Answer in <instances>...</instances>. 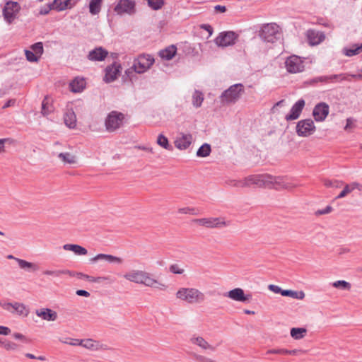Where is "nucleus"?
Masks as SVG:
<instances>
[{
	"label": "nucleus",
	"mask_w": 362,
	"mask_h": 362,
	"mask_svg": "<svg viewBox=\"0 0 362 362\" xmlns=\"http://www.w3.org/2000/svg\"><path fill=\"white\" fill-rule=\"evenodd\" d=\"M123 277L129 282L159 291H166L168 288L165 283L145 270L132 269L126 272Z\"/></svg>",
	"instance_id": "f257e3e1"
},
{
	"label": "nucleus",
	"mask_w": 362,
	"mask_h": 362,
	"mask_svg": "<svg viewBox=\"0 0 362 362\" xmlns=\"http://www.w3.org/2000/svg\"><path fill=\"white\" fill-rule=\"evenodd\" d=\"M176 298L184 303L197 305L204 303L206 300L205 294L194 287H180L175 293Z\"/></svg>",
	"instance_id": "f03ea898"
},
{
	"label": "nucleus",
	"mask_w": 362,
	"mask_h": 362,
	"mask_svg": "<svg viewBox=\"0 0 362 362\" xmlns=\"http://www.w3.org/2000/svg\"><path fill=\"white\" fill-rule=\"evenodd\" d=\"M193 223L200 227H204L208 229H221L226 228L230 225V222L226 219L225 217H203L200 218L194 219Z\"/></svg>",
	"instance_id": "7ed1b4c3"
},
{
	"label": "nucleus",
	"mask_w": 362,
	"mask_h": 362,
	"mask_svg": "<svg viewBox=\"0 0 362 362\" xmlns=\"http://www.w3.org/2000/svg\"><path fill=\"white\" fill-rule=\"evenodd\" d=\"M125 115L117 111L110 112L105 121L106 130L113 132L119 129L124 123Z\"/></svg>",
	"instance_id": "20e7f679"
},
{
	"label": "nucleus",
	"mask_w": 362,
	"mask_h": 362,
	"mask_svg": "<svg viewBox=\"0 0 362 362\" xmlns=\"http://www.w3.org/2000/svg\"><path fill=\"white\" fill-rule=\"evenodd\" d=\"M259 35L264 41L274 43L280 37L281 29L276 23H267L262 27Z\"/></svg>",
	"instance_id": "39448f33"
},
{
	"label": "nucleus",
	"mask_w": 362,
	"mask_h": 362,
	"mask_svg": "<svg viewBox=\"0 0 362 362\" xmlns=\"http://www.w3.org/2000/svg\"><path fill=\"white\" fill-rule=\"evenodd\" d=\"M267 180H268V182H267L266 187L278 190L283 189H292L297 186L285 177H274L267 175Z\"/></svg>",
	"instance_id": "423d86ee"
},
{
	"label": "nucleus",
	"mask_w": 362,
	"mask_h": 362,
	"mask_svg": "<svg viewBox=\"0 0 362 362\" xmlns=\"http://www.w3.org/2000/svg\"><path fill=\"white\" fill-rule=\"evenodd\" d=\"M244 88L242 84H235L225 90L221 97L223 103H235L243 93Z\"/></svg>",
	"instance_id": "0eeeda50"
},
{
	"label": "nucleus",
	"mask_w": 362,
	"mask_h": 362,
	"mask_svg": "<svg viewBox=\"0 0 362 362\" xmlns=\"http://www.w3.org/2000/svg\"><path fill=\"white\" fill-rule=\"evenodd\" d=\"M0 306L8 312L23 317H27L30 312L25 304L18 302H0Z\"/></svg>",
	"instance_id": "6e6552de"
},
{
	"label": "nucleus",
	"mask_w": 362,
	"mask_h": 362,
	"mask_svg": "<svg viewBox=\"0 0 362 362\" xmlns=\"http://www.w3.org/2000/svg\"><path fill=\"white\" fill-rule=\"evenodd\" d=\"M154 63V59L148 54L139 55L134 61L133 69L139 74L146 72Z\"/></svg>",
	"instance_id": "1a4fd4ad"
},
{
	"label": "nucleus",
	"mask_w": 362,
	"mask_h": 362,
	"mask_svg": "<svg viewBox=\"0 0 362 362\" xmlns=\"http://www.w3.org/2000/svg\"><path fill=\"white\" fill-rule=\"evenodd\" d=\"M267 174L251 175L245 178L243 180L240 181L238 186L242 187L252 186H256L258 187H266L267 182H268V180H267Z\"/></svg>",
	"instance_id": "9d476101"
},
{
	"label": "nucleus",
	"mask_w": 362,
	"mask_h": 362,
	"mask_svg": "<svg viewBox=\"0 0 362 362\" xmlns=\"http://www.w3.org/2000/svg\"><path fill=\"white\" fill-rule=\"evenodd\" d=\"M315 131V124L310 119L300 120L296 125V132L300 136H308L313 134Z\"/></svg>",
	"instance_id": "9b49d317"
},
{
	"label": "nucleus",
	"mask_w": 362,
	"mask_h": 362,
	"mask_svg": "<svg viewBox=\"0 0 362 362\" xmlns=\"http://www.w3.org/2000/svg\"><path fill=\"white\" fill-rule=\"evenodd\" d=\"M20 9L21 6L17 2L8 1L3 9V15L6 22L12 23L16 18Z\"/></svg>",
	"instance_id": "f8f14e48"
},
{
	"label": "nucleus",
	"mask_w": 362,
	"mask_h": 362,
	"mask_svg": "<svg viewBox=\"0 0 362 362\" xmlns=\"http://www.w3.org/2000/svg\"><path fill=\"white\" fill-rule=\"evenodd\" d=\"M286 70L291 74H296L304 70V64L300 57L293 55L287 58L285 62Z\"/></svg>",
	"instance_id": "ddd939ff"
},
{
	"label": "nucleus",
	"mask_w": 362,
	"mask_h": 362,
	"mask_svg": "<svg viewBox=\"0 0 362 362\" xmlns=\"http://www.w3.org/2000/svg\"><path fill=\"white\" fill-rule=\"evenodd\" d=\"M135 1L134 0H119L114 11L118 15L133 14L135 13Z\"/></svg>",
	"instance_id": "4468645a"
},
{
	"label": "nucleus",
	"mask_w": 362,
	"mask_h": 362,
	"mask_svg": "<svg viewBox=\"0 0 362 362\" xmlns=\"http://www.w3.org/2000/svg\"><path fill=\"white\" fill-rule=\"evenodd\" d=\"M238 35L233 31L221 33L216 38L215 42L218 46L227 47L233 45Z\"/></svg>",
	"instance_id": "2eb2a0df"
},
{
	"label": "nucleus",
	"mask_w": 362,
	"mask_h": 362,
	"mask_svg": "<svg viewBox=\"0 0 362 362\" xmlns=\"http://www.w3.org/2000/svg\"><path fill=\"white\" fill-rule=\"evenodd\" d=\"M190 343L199 347L202 351H214L215 347L211 344L209 342H208L204 337L202 336L194 334L190 339H189Z\"/></svg>",
	"instance_id": "dca6fc26"
},
{
	"label": "nucleus",
	"mask_w": 362,
	"mask_h": 362,
	"mask_svg": "<svg viewBox=\"0 0 362 362\" xmlns=\"http://www.w3.org/2000/svg\"><path fill=\"white\" fill-rule=\"evenodd\" d=\"M329 107L325 103H320L313 109V115L317 122H322L327 117Z\"/></svg>",
	"instance_id": "f3484780"
},
{
	"label": "nucleus",
	"mask_w": 362,
	"mask_h": 362,
	"mask_svg": "<svg viewBox=\"0 0 362 362\" xmlns=\"http://www.w3.org/2000/svg\"><path fill=\"white\" fill-rule=\"evenodd\" d=\"M193 141L192 135L190 134H180L175 139L174 144L179 150H185L189 147Z\"/></svg>",
	"instance_id": "a211bd4d"
},
{
	"label": "nucleus",
	"mask_w": 362,
	"mask_h": 362,
	"mask_svg": "<svg viewBox=\"0 0 362 362\" xmlns=\"http://www.w3.org/2000/svg\"><path fill=\"white\" fill-rule=\"evenodd\" d=\"M122 67L119 64L114 63L108 66L105 69V74L104 81L107 83H110L115 81L121 72Z\"/></svg>",
	"instance_id": "6ab92c4d"
},
{
	"label": "nucleus",
	"mask_w": 362,
	"mask_h": 362,
	"mask_svg": "<svg viewBox=\"0 0 362 362\" xmlns=\"http://www.w3.org/2000/svg\"><path fill=\"white\" fill-rule=\"evenodd\" d=\"M226 296L233 300L243 303L249 301V300L251 298V295L245 294L243 289L240 288H235L229 291L226 294Z\"/></svg>",
	"instance_id": "aec40b11"
},
{
	"label": "nucleus",
	"mask_w": 362,
	"mask_h": 362,
	"mask_svg": "<svg viewBox=\"0 0 362 362\" xmlns=\"http://www.w3.org/2000/svg\"><path fill=\"white\" fill-rule=\"evenodd\" d=\"M305 102L303 99L298 100L291 107L290 113L286 115L287 121L295 120L298 119L305 106Z\"/></svg>",
	"instance_id": "412c9836"
},
{
	"label": "nucleus",
	"mask_w": 362,
	"mask_h": 362,
	"mask_svg": "<svg viewBox=\"0 0 362 362\" xmlns=\"http://www.w3.org/2000/svg\"><path fill=\"white\" fill-rule=\"evenodd\" d=\"M306 37L310 45H317L321 43L325 39L323 33L314 30H309L306 32Z\"/></svg>",
	"instance_id": "4be33fe9"
},
{
	"label": "nucleus",
	"mask_w": 362,
	"mask_h": 362,
	"mask_svg": "<svg viewBox=\"0 0 362 362\" xmlns=\"http://www.w3.org/2000/svg\"><path fill=\"white\" fill-rule=\"evenodd\" d=\"M100 260L116 264H122L123 262V259L121 257L102 253L98 254L89 259L91 263H95Z\"/></svg>",
	"instance_id": "5701e85b"
},
{
	"label": "nucleus",
	"mask_w": 362,
	"mask_h": 362,
	"mask_svg": "<svg viewBox=\"0 0 362 362\" xmlns=\"http://www.w3.org/2000/svg\"><path fill=\"white\" fill-rule=\"evenodd\" d=\"M108 54V52L101 47H96L91 50L88 55V59L90 61H103Z\"/></svg>",
	"instance_id": "b1692460"
},
{
	"label": "nucleus",
	"mask_w": 362,
	"mask_h": 362,
	"mask_svg": "<svg viewBox=\"0 0 362 362\" xmlns=\"http://www.w3.org/2000/svg\"><path fill=\"white\" fill-rule=\"evenodd\" d=\"M354 190L362 192V185L356 182H353L350 184L345 185L343 190L337 197V199L344 198Z\"/></svg>",
	"instance_id": "393cba45"
},
{
	"label": "nucleus",
	"mask_w": 362,
	"mask_h": 362,
	"mask_svg": "<svg viewBox=\"0 0 362 362\" xmlns=\"http://www.w3.org/2000/svg\"><path fill=\"white\" fill-rule=\"evenodd\" d=\"M35 314L42 320L47 321H54L57 318V313L49 308L36 310Z\"/></svg>",
	"instance_id": "a878e982"
},
{
	"label": "nucleus",
	"mask_w": 362,
	"mask_h": 362,
	"mask_svg": "<svg viewBox=\"0 0 362 362\" xmlns=\"http://www.w3.org/2000/svg\"><path fill=\"white\" fill-rule=\"evenodd\" d=\"M351 78L355 79H361V74H332L329 75V79L330 83H339L343 81H351Z\"/></svg>",
	"instance_id": "bb28decb"
},
{
	"label": "nucleus",
	"mask_w": 362,
	"mask_h": 362,
	"mask_svg": "<svg viewBox=\"0 0 362 362\" xmlns=\"http://www.w3.org/2000/svg\"><path fill=\"white\" fill-rule=\"evenodd\" d=\"M64 121L67 127L74 129L76 127L77 119L75 112L71 109L67 110L64 116Z\"/></svg>",
	"instance_id": "cd10ccee"
},
{
	"label": "nucleus",
	"mask_w": 362,
	"mask_h": 362,
	"mask_svg": "<svg viewBox=\"0 0 362 362\" xmlns=\"http://www.w3.org/2000/svg\"><path fill=\"white\" fill-rule=\"evenodd\" d=\"M63 249L66 251H71L76 255H86L88 254V250L76 244H65L63 245Z\"/></svg>",
	"instance_id": "c85d7f7f"
},
{
	"label": "nucleus",
	"mask_w": 362,
	"mask_h": 362,
	"mask_svg": "<svg viewBox=\"0 0 362 362\" xmlns=\"http://www.w3.org/2000/svg\"><path fill=\"white\" fill-rule=\"evenodd\" d=\"M177 47L175 45H170L159 52V56L165 60H170L175 55Z\"/></svg>",
	"instance_id": "c756f323"
},
{
	"label": "nucleus",
	"mask_w": 362,
	"mask_h": 362,
	"mask_svg": "<svg viewBox=\"0 0 362 362\" xmlns=\"http://www.w3.org/2000/svg\"><path fill=\"white\" fill-rule=\"evenodd\" d=\"M86 86V81L83 78H76L70 83V88L72 92H81Z\"/></svg>",
	"instance_id": "7c9ffc66"
},
{
	"label": "nucleus",
	"mask_w": 362,
	"mask_h": 362,
	"mask_svg": "<svg viewBox=\"0 0 362 362\" xmlns=\"http://www.w3.org/2000/svg\"><path fill=\"white\" fill-rule=\"evenodd\" d=\"M58 158L64 164L73 165L77 163V158L73 153L64 152L58 154Z\"/></svg>",
	"instance_id": "2f4dec72"
},
{
	"label": "nucleus",
	"mask_w": 362,
	"mask_h": 362,
	"mask_svg": "<svg viewBox=\"0 0 362 362\" xmlns=\"http://www.w3.org/2000/svg\"><path fill=\"white\" fill-rule=\"evenodd\" d=\"M362 51V44L353 45L350 47H344L342 52L347 57H353L358 54Z\"/></svg>",
	"instance_id": "473e14b6"
},
{
	"label": "nucleus",
	"mask_w": 362,
	"mask_h": 362,
	"mask_svg": "<svg viewBox=\"0 0 362 362\" xmlns=\"http://www.w3.org/2000/svg\"><path fill=\"white\" fill-rule=\"evenodd\" d=\"M70 344L72 345H81L82 346L89 349H94L98 347V344L90 339L81 341H79L78 339H75L74 342H71Z\"/></svg>",
	"instance_id": "72a5a7b5"
},
{
	"label": "nucleus",
	"mask_w": 362,
	"mask_h": 362,
	"mask_svg": "<svg viewBox=\"0 0 362 362\" xmlns=\"http://www.w3.org/2000/svg\"><path fill=\"white\" fill-rule=\"evenodd\" d=\"M307 332V329L304 327H293L291 329L290 334L292 338L299 340L305 337Z\"/></svg>",
	"instance_id": "f704fd0d"
},
{
	"label": "nucleus",
	"mask_w": 362,
	"mask_h": 362,
	"mask_svg": "<svg viewBox=\"0 0 362 362\" xmlns=\"http://www.w3.org/2000/svg\"><path fill=\"white\" fill-rule=\"evenodd\" d=\"M16 261L18 262L19 267L22 269L30 271H36L38 269V267L34 263L19 258H16Z\"/></svg>",
	"instance_id": "c9c22d12"
},
{
	"label": "nucleus",
	"mask_w": 362,
	"mask_h": 362,
	"mask_svg": "<svg viewBox=\"0 0 362 362\" xmlns=\"http://www.w3.org/2000/svg\"><path fill=\"white\" fill-rule=\"evenodd\" d=\"M78 276H79L80 279H85V280H87L88 281L94 282V283H102V282H103L105 281H107V280L110 279L109 276H98V277H94V276H89V275H87V274H84L83 273L78 274Z\"/></svg>",
	"instance_id": "e433bc0d"
},
{
	"label": "nucleus",
	"mask_w": 362,
	"mask_h": 362,
	"mask_svg": "<svg viewBox=\"0 0 362 362\" xmlns=\"http://www.w3.org/2000/svg\"><path fill=\"white\" fill-rule=\"evenodd\" d=\"M0 347L6 351H16L18 349V345L15 342L6 339H0Z\"/></svg>",
	"instance_id": "4c0bfd02"
},
{
	"label": "nucleus",
	"mask_w": 362,
	"mask_h": 362,
	"mask_svg": "<svg viewBox=\"0 0 362 362\" xmlns=\"http://www.w3.org/2000/svg\"><path fill=\"white\" fill-rule=\"evenodd\" d=\"M192 105L194 107L198 108L202 106L204 101V95L199 90H195L192 94Z\"/></svg>",
	"instance_id": "58836bf2"
},
{
	"label": "nucleus",
	"mask_w": 362,
	"mask_h": 362,
	"mask_svg": "<svg viewBox=\"0 0 362 362\" xmlns=\"http://www.w3.org/2000/svg\"><path fill=\"white\" fill-rule=\"evenodd\" d=\"M103 0H91L89 4V11L92 15L99 13L101 9Z\"/></svg>",
	"instance_id": "ea45409f"
},
{
	"label": "nucleus",
	"mask_w": 362,
	"mask_h": 362,
	"mask_svg": "<svg viewBox=\"0 0 362 362\" xmlns=\"http://www.w3.org/2000/svg\"><path fill=\"white\" fill-rule=\"evenodd\" d=\"M156 143L158 146H160V147H162L166 150H168V151L172 150V146L170 144L168 138L162 134H160L158 136Z\"/></svg>",
	"instance_id": "a19ab883"
},
{
	"label": "nucleus",
	"mask_w": 362,
	"mask_h": 362,
	"mask_svg": "<svg viewBox=\"0 0 362 362\" xmlns=\"http://www.w3.org/2000/svg\"><path fill=\"white\" fill-rule=\"evenodd\" d=\"M332 286L335 288H339V289L345 290V291H349L351 288V284L344 280H338V281H334L332 284Z\"/></svg>",
	"instance_id": "79ce46f5"
},
{
	"label": "nucleus",
	"mask_w": 362,
	"mask_h": 362,
	"mask_svg": "<svg viewBox=\"0 0 362 362\" xmlns=\"http://www.w3.org/2000/svg\"><path fill=\"white\" fill-rule=\"evenodd\" d=\"M71 0H66L64 1H62L61 0H54V9L57 11H63L69 6L70 2Z\"/></svg>",
	"instance_id": "37998d69"
},
{
	"label": "nucleus",
	"mask_w": 362,
	"mask_h": 362,
	"mask_svg": "<svg viewBox=\"0 0 362 362\" xmlns=\"http://www.w3.org/2000/svg\"><path fill=\"white\" fill-rule=\"evenodd\" d=\"M42 274L45 276H54L59 277L62 275H66V274H71L70 271L64 269V270H45L43 271Z\"/></svg>",
	"instance_id": "c03bdc74"
},
{
	"label": "nucleus",
	"mask_w": 362,
	"mask_h": 362,
	"mask_svg": "<svg viewBox=\"0 0 362 362\" xmlns=\"http://www.w3.org/2000/svg\"><path fill=\"white\" fill-rule=\"evenodd\" d=\"M211 153V146L209 144H204L198 149L197 156L199 157H206Z\"/></svg>",
	"instance_id": "a18cd8bd"
},
{
	"label": "nucleus",
	"mask_w": 362,
	"mask_h": 362,
	"mask_svg": "<svg viewBox=\"0 0 362 362\" xmlns=\"http://www.w3.org/2000/svg\"><path fill=\"white\" fill-rule=\"evenodd\" d=\"M30 49L40 58L44 52L43 45L41 42H36L30 47Z\"/></svg>",
	"instance_id": "49530a36"
},
{
	"label": "nucleus",
	"mask_w": 362,
	"mask_h": 362,
	"mask_svg": "<svg viewBox=\"0 0 362 362\" xmlns=\"http://www.w3.org/2000/svg\"><path fill=\"white\" fill-rule=\"evenodd\" d=\"M149 7L153 10H158L162 8L164 4L163 0H146Z\"/></svg>",
	"instance_id": "de8ad7c7"
},
{
	"label": "nucleus",
	"mask_w": 362,
	"mask_h": 362,
	"mask_svg": "<svg viewBox=\"0 0 362 362\" xmlns=\"http://www.w3.org/2000/svg\"><path fill=\"white\" fill-rule=\"evenodd\" d=\"M25 54L28 62H37L40 59V57L37 54H35L31 49L25 50Z\"/></svg>",
	"instance_id": "09e8293b"
},
{
	"label": "nucleus",
	"mask_w": 362,
	"mask_h": 362,
	"mask_svg": "<svg viewBox=\"0 0 362 362\" xmlns=\"http://www.w3.org/2000/svg\"><path fill=\"white\" fill-rule=\"evenodd\" d=\"M169 271L175 274H182L185 272V269L177 264L170 265L169 267Z\"/></svg>",
	"instance_id": "8fccbe9b"
},
{
	"label": "nucleus",
	"mask_w": 362,
	"mask_h": 362,
	"mask_svg": "<svg viewBox=\"0 0 362 362\" xmlns=\"http://www.w3.org/2000/svg\"><path fill=\"white\" fill-rule=\"evenodd\" d=\"M52 111V107L48 104L47 99H45L42 103V114L46 116L49 115Z\"/></svg>",
	"instance_id": "3c124183"
},
{
	"label": "nucleus",
	"mask_w": 362,
	"mask_h": 362,
	"mask_svg": "<svg viewBox=\"0 0 362 362\" xmlns=\"http://www.w3.org/2000/svg\"><path fill=\"white\" fill-rule=\"evenodd\" d=\"M54 9V1L52 4H47L41 7L39 10L40 15H47L51 10Z\"/></svg>",
	"instance_id": "603ef678"
},
{
	"label": "nucleus",
	"mask_w": 362,
	"mask_h": 362,
	"mask_svg": "<svg viewBox=\"0 0 362 362\" xmlns=\"http://www.w3.org/2000/svg\"><path fill=\"white\" fill-rule=\"evenodd\" d=\"M287 349H269L267 351V354H280V355H286Z\"/></svg>",
	"instance_id": "864d4df0"
},
{
	"label": "nucleus",
	"mask_w": 362,
	"mask_h": 362,
	"mask_svg": "<svg viewBox=\"0 0 362 362\" xmlns=\"http://www.w3.org/2000/svg\"><path fill=\"white\" fill-rule=\"evenodd\" d=\"M305 293L303 291H292L291 298L295 299L303 300L305 298Z\"/></svg>",
	"instance_id": "5fc2aeb1"
},
{
	"label": "nucleus",
	"mask_w": 362,
	"mask_h": 362,
	"mask_svg": "<svg viewBox=\"0 0 362 362\" xmlns=\"http://www.w3.org/2000/svg\"><path fill=\"white\" fill-rule=\"evenodd\" d=\"M354 127V121L351 118H348L346 119V124L344 127V130L349 132L353 129Z\"/></svg>",
	"instance_id": "6e6d98bb"
},
{
	"label": "nucleus",
	"mask_w": 362,
	"mask_h": 362,
	"mask_svg": "<svg viewBox=\"0 0 362 362\" xmlns=\"http://www.w3.org/2000/svg\"><path fill=\"white\" fill-rule=\"evenodd\" d=\"M305 353H306V351L301 350V349H293V350H288L287 349L286 355L297 356V355H300V354H304Z\"/></svg>",
	"instance_id": "4d7b16f0"
},
{
	"label": "nucleus",
	"mask_w": 362,
	"mask_h": 362,
	"mask_svg": "<svg viewBox=\"0 0 362 362\" xmlns=\"http://www.w3.org/2000/svg\"><path fill=\"white\" fill-rule=\"evenodd\" d=\"M11 330L9 327L6 326H0V335L7 336L10 334Z\"/></svg>",
	"instance_id": "13d9d810"
},
{
	"label": "nucleus",
	"mask_w": 362,
	"mask_h": 362,
	"mask_svg": "<svg viewBox=\"0 0 362 362\" xmlns=\"http://www.w3.org/2000/svg\"><path fill=\"white\" fill-rule=\"evenodd\" d=\"M268 288L275 293H281V292H282V289L278 286H276V285H274V284H270L268 286Z\"/></svg>",
	"instance_id": "bf43d9fd"
},
{
	"label": "nucleus",
	"mask_w": 362,
	"mask_h": 362,
	"mask_svg": "<svg viewBox=\"0 0 362 362\" xmlns=\"http://www.w3.org/2000/svg\"><path fill=\"white\" fill-rule=\"evenodd\" d=\"M13 337L16 339H18V340H21L23 342H26L27 341V338L25 336H24L23 334H21V333H18V332H16L13 334Z\"/></svg>",
	"instance_id": "052dcab7"
},
{
	"label": "nucleus",
	"mask_w": 362,
	"mask_h": 362,
	"mask_svg": "<svg viewBox=\"0 0 362 362\" xmlns=\"http://www.w3.org/2000/svg\"><path fill=\"white\" fill-rule=\"evenodd\" d=\"M9 141V139H0V153L5 152V144Z\"/></svg>",
	"instance_id": "680f3d73"
},
{
	"label": "nucleus",
	"mask_w": 362,
	"mask_h": 362,
	"mask_svg": "<svg viewBox=\"0 0 362 362\" xmlns=\"http://www.w3.org/2000/svg\"><path fill=\"white\" fill-rule=\"evenodd\" d=\"M315 81L316 82L320 81V82H324V83H330L329 79V76H322L317 77L315 79Z\"/></svg>",
	"instance_id": "e2e57ef3"
},
{
	"label": "nucleus",
	"mask_w": 362,
	"mask_h": 362,
	"mask_svg": "<svg viewBox=\"0 0 362 362\" xmlns=\"http://www.w3.org/2000/svg\"><path fill=\"white\" fill-rule=\"evenodd\" d=\"M200 27H201V28L206 30L209 33V36H211L212 35L213 28H211V25H206V24H203V25H201Z\"/></svg>",
	"instance_id": "0e129e2a"
},
{
	"label": "nucleus",
	"mask_w": 362,
	"mask_h": 362,
	"mask_svg": "<svg viewBox=\"0 0 362 362\" xmlns=\"http://www.w3.org/2000/svg\"><path fill=\"white\" fill-rule=\"evenodd\" d=\"M76 294L80 296L89 297L90 293L85 290H77Z\"/></svg>",
	"instance_id": "69168bd1"
},
{
	"label": "nucleus",
	"mask_w": 362,
	"mask_h": 362,
	"mask_svg": "<svg viewBox=\"0 0 362 362\" xmlns=\"http://www.w3.org/2000/svg\"><path fill=\"white\" fill-rule=\"evenodd\" d=\"M214 9L216 12L218 13H224L226 11V8L224 6L217 5L214 7Z\"/></svg>",
	"instance_id": "338daca9"
},
{
	"label": "nucleus",
	"mask_w": 362,
	"mask_h": 362,
	"mask_svg": "<svg viewBox=\"0 0 362 362\" xmlns=\"http://www.w3.org/2000/svg\"><path fill=\"white\" fill-rule=\"evenodd\" d=\"M332 211V208L330 206H327L325 209L318 211L319 214H327Z\"/></svg>",
	"instance_id": "774afa93"
}]
</instances>
